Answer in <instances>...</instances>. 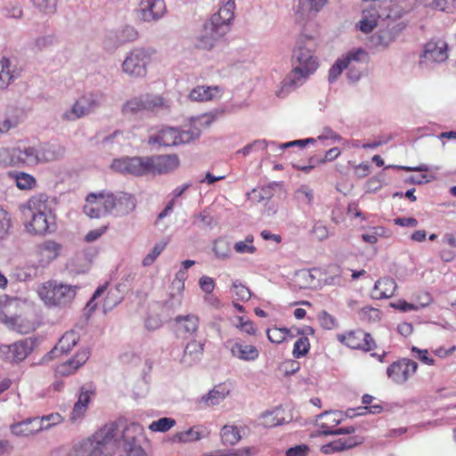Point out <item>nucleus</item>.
Here are the masks:
<instances>
[{
    "mask_svg": "<svg viewBox=\"0 0 456 456\" xmlns=\"http://www.w3.org/2000/svg\"><path fill=\"white\" fill-rule=\"evenodd\" d=\"M235 3L233 0H227L219 11L214 13L211 18V24L216 27H225V33L230 29V24L234 18Z\"/></svg>",
    "mask_w": 456,
    "mask_h": 456,
    "instance_id": "nucleus-25",
    "label": "nucleus"
},
{
    "mask_svg": "<svg viewBox=\"0 0 456 456\" xmlns=\"http://www.w3.org/2000/svg\"><path fill=\"white\" fill-rule=\"evenodd\" d=\"M108 285L109 283L106 282L96 289L85 306V314H93L94 312L100 309L98 305L99 303L102 302V297L106 292Z\"/></svg>",
    "mask_w": 456,
    "mask_h": 456,
    "instance_id": "nucleus-40",
    "label": "nucleus"
},
{
    "mask_svg": "<svg viewBox=\"0 0 456 456\" xmlns=\"http://www.w3.org/2000/svg\"><path fill=\"white\" fill-rule=\"evenodd\" d=\"M433 301V298L431 295L428 292H419V294L415 295L413 301L411 302V305H417L418 311L429 305Z\"/></svg>",
    "mask_w": 456,
    "mask_h": 456,
    "instance_id": "nucleus-62",
    "label": "nucleus"
},
{
    "mask_svg": "<svg viewBox=\"0 0 456 456\" xmlns=\"http://www.w3.org/2000/svg\"><path fill=\"white\" fill-rule=\"evenodd\" d=\"M48 197L45 193L31 197L28 201L29 221L26 224L28 232L35 235L51 233L56 230L55 216L47 205Z\"/></svg>",
    "mask_w": 456,
    "mask_h": 456,
    "instance_id": "nucleus-4",
    "label": "nucleus"
},
{
    "mask_svg": "<svg viewBox=\"0 0 456 456\" xmlns=\"http://www.w3.org/2000/svg\"><path fill=\"white\" fill-rule=\"evenodd\" d=\"M448 45L443 39H431L424 46L422 57L432 62H443L448 58Z\"/></svg>",
    "mask_w": 456,
    "mask_h": 456,
    "instance_id": "nucleus-20",
    "label": "nucleus"
},
{
    "mask_svg": "<svg viewBox=\"0 0 456 456\" xmlns=\"http://www.w3.org/2000/svg\"><path fill=\"white\" fill-rule=\"evenodd\" d=\"M228 394V392L220 391L216 387L213 388L208 392V395L202 396L201 401L207 405V406H212L221 403L224 398L225 395Z\"/></svg>",
    "mask_w": 456,
    "mask_h": 456,
    "instance_id": "nucleus-50",
    "label": "nucleus"
},
{
    "mask_svg": "<svg viewBox=\"0 0 456 456\" xmlns=\"http://www.w3.org/2000/svg\"><path fill=\"white\" fill-rule=\"evenodd\" d=\"M334 411H325L319 415V428L323 435H350L354 432V427L339 428L340 419Z\"/></svg>",
    "mask_w": 456,
    "mask_h": 456,
    "instance_id": "nucleus-16",
    "label": "nucleus"
},
{
    "mask_svg": "<svg viewBox=\"0 0 456 456\" xmlns=\"http://www.w3.org/2000/svg\"><path fill=\"white\" fill-rule=\"evenodd\" d=\"M347 68V65L342 59H338L329 70L328 81L334 83L341 75L343 69Z\"/></svg>",
    "mask_w": 456,
    "mask_h": 456,
    "instance_id": "nucleus-57",
    "label": "nucleus"
},
{
    "mask_svg": "<svg viewBox=\"0 0 456 456\" xmlns=\"http://www.w3.org/2000/svg\"><path fill=\"white\" fill-rule=\"evenodd\" d=\"M55 37L52 35L42 36L36 38L34 45L37 51H43L54 44Z\"/></svg>",
    "mask_w": 456,
    "mask_h": 456,
    "instance_id": "nucleus-64",
    "label": "nucleus"
},
{
    "mask_svg": "<svg viewBox=\"0 0 456 456\" xmlns=\"http://www.w3.org/2000/svg\"><path fill=\"white\" fill-rule=\"evenodd\" d=\"M281 419L278 417V413L275 411H266L260 415L258 425L264 428H273L280 425Z\"/></svg>",
    "mask_w": 456,
    "mask_h": 456,
    "instance_id": "nucleus-49",
    "label": "nucleus"
},
{
    "mask_svg": "<svg viewBox=\"0 0 456 456\" xmlns=\"http://www.w3.org/2000/svg\"><path fill=\"white\" fill-rule=\"evenodd\" d=\"M89 356L90 351L88 349L79 351L73 358L56 366L54 370L55 376L68 377L74 374L87 362Z\"/></svg>",
    "mask_w": 456,
    "mask_h": 456,
    "instance_id": "nucleus-18",
    "label": "nucleus"
},
{
    "mask_svg": "<svg viewBox=\"0 0 456 456\" xmlns=\"http://www.w3.org/2000/svg\"><path fill=\"white\" fill-rule=\"evenodd\" d=\"M397 284L393 278L383 277L379 279L374 285L373 294L376 298H387L394 295Z\"/></svg>",
    "mask_w": 456,
    "mask_h": 456,
    "instance_id": "nucleus-30",
    "label": "nucleus"
},
{
    "mask_svg": "<svg viewBox=\"0 0 456 456\" xmlns=\"http://www.w3.org/2000/svg\"><path fill=\"white\" fill-rule=\"evenodd\" d=\"M5 359L9 362H21L32 351L31 343L27 339L20 340L12 345L4 346L1 348Z\"/></svg>",
    "mask_w": 456,
    "mask_h": 456,
    "instance_id": "nucleus-23",
    "label": "nucleus"
},
{
    "mask_svg": "<svg viewBox=\"0 0 456 456\" xmlns=\"http://www.w3.org/2000/svg\"><path fill=\"white\" fill-rule=\"evenodd\" d=\"M221 438L223 444L232 445L237 444L241 436L237 427L226 425L221 430Z\"/></svg>",
    "mask_w": 456,
    "mask_h": 456,
    "instance_id": "nucleus-41",
    "label": "nucleus"
},
{
    "mask_svg": "<svg viewBox=\"0 0 456 456\" xmlns=\"http://www.w3.org/2000/svg\"><path fill=\"white\" fill-rule=\"evenodd\" d=\"M25 305L26 302L19 297L3 295L0 297V314L21 311Z\"/></svg>",
    "mask_w": 456,
    "mask_h": 456,
    "instance_id": "nucleus-34",
    "label": "nucleus"
},
{
    "mask_svg": "<svg viewBox=\"0 0 456 456\" xmlns=\"http://www.w3.org/2000/svg\"><path fill=\"white\" fill-rule=\"evenodd\" d=\"M338 338L350 348L360 349L365 352L370 351L376 346L372 337L362 330H353L345 335H338Z\"/></svg>",
    "mask_w": 456,
    "mask_h": 456,
    "instance_id": "nucleus-13",
    "label": "nucleus"
},
{
    "mask_svg": "<svg viewBox=\"0 0 456 456\" xmlns=\"http://www.w3.org/2000/svg\"><path fill=\"white\" fill-rule=\"evenodd\" d=\"M213 251L217 258L226 259L230 256V243L223 238H219L214 241Z\"/></svg>",
    "mask_w": 456,
    "mask_h": 456,
    "instance_id": "nucleus-45",
    "label": "nucleus"
},
{
    "mask_svg": "<svg viewBox=\"0 0 456 456\" xmlns=\"http://www.w3.org/2000/svg\"><path fill=\"white\" fill-rule=\"evenodd\" d=\"M167 246V242L161 241L154 245L151 250L144 256L142 265L143 266H151L157 257L163 252Z\"/></svg>",
    "mask_w": 456,
    "mask_h": 456,
    "instance_id": "nucleus-52",
    "label": "nucleus"
},
{
    "mask_svg": "<svg viewBox=\"0 0 456 456\" xmlns=\"http://www.w3.org/2000/svg\"><path fill=\"white\" fill-rule=\"evenodd\" d=\"M34 4L45 13H53L56 11L58 0H32Z\"/></svg>",
    "mask_w": 456,
    "mask_h": 456,
    "instance_id": "nucleus-61",
    "label": "nucleus"
},
{
    "mask_svg": "<svg viewBox=\"0 0 456 456\" xmlns=\"http://www.w3.org/2000/svg\"><path fill=\"white\" fill-rule=\"evenodd\" d=\"M111 168L122 174L136 176L150 174L149 157H126L116 159L111 163Z\"/></svg>",
    "mask_w": 456,
    "mask_h": 456,
    "instance_id": "nucleus-10",
    "label": "nucleus"
},
{
    "mask_svg": "<svg viewBox=\"0 0 456 456\" xmlns=\"http://www.w3.org/2000/svg\"><path fill=\"white\" fill-rule=\"evenodd\" d=\"M118 427L104 426L91 436L76 444L69 456H111L116 447Z\"/></svg>",
    "mask_w": 456,
    "mask_h": 456,
    "instance_id": "nucleus-3",
    "label": "nucleus"
},
{
    "mask_svg": "<svg viewBox=\"0 0 456 456\" xmlns=\"http://www.w3.org/2000/svg\"><path fill=\"white\" fill-rule=\"evenodd\" d=\"M95 395V387L92 383L81 387L77 402L74 404L70 419L76 421L84 417L91 397Z\"/></svg>",
    "mask_w": 456,
    "mask_h": 456,
    "instance_id": "nucleus-21",
    "label": "nucleus"
},
{
    "mask_svg": "<svg viewBox=\"0 0 456 456\" xmlns=\"http://www.w3.org/2000/svg\"><path fill=\"white\" fill-rule=\"evenodd\" d=\"M362 443V439L358 436L342 437L334 440L322 447V452L325 454L333 453L351 449Z\"/></svg>",
    "mask_w": 456,
    "mask_h": 456,
    "instance_id": "nucleus-27",
    "label": "nucleus"
},
{
    "mask_svg": "<svg viewBox=\"0 0 456 456\" xmlns=\"http://www.w3.org/2000/svg\"><path fill=\"white\" fill-rule=\"evenodd\" d=\"M424 4L443 12H452L455 8V0H424Z\"/></svg>",
    "mask_w": 456,
    "mask_h": 456,
    "instance_id": "nucleus-47",
    "label": "nucleus"
},
{
    "mask_svg": "<svg viewBox=\"0 0 456 456\" xmlns=\"http://www.w3.org/2000/svg\"><path fill=\"white\" fill-rule=\"evenodd\" d=\"M202 354L203 345L196 340H192L186 345L181 362L191 366L200 361Z\"/></svg>",
    "mask_w": 456,
    "mask_h": 456,
    "instance_id": "nucleus-32",
    "label": "nucleus"
},
{
    "mask_svg": "<svg viewBox=\"0 0 456 456\" xmlns=\"http://www.w3.org/2000/svg\"><path fill=\"white\" fill-rule=\"evenodd\" d=\"M136 202L134 195L123 191L105 195V209L116 216H124L133 212L136 208Z\"/></svg>",
    "mask_w": 456,
    "mask_h": 456,
    "instance_id": "nucleus-8",
    "label": "nucleus"
},
{
    "mask_svg": "<svg viewBox=\"0 0 456 456\" xmlns=\"http://www.w3.org/2000/svg\"><path fill=\"white\" fill-rule=\"evenodd\" d=\"M81 98L86 102L85 105L90 113L100 106L102 95L101 94H88L83 95Z\"/></svg>",
    "mask_w": 456,
    "mask_h": 456,
    "instance_id": "nucleus-59",
    "label": "nucleus"
},
{
    "mask_svg": "<svg viewBox=\"0 0 456 456\" xmlns=\"http://www.w3.org/2000/svg\"><path fill=\"white\" fill-rule=\"evenodd\" d=\"M79 335L76 331H67L59 339L52 352L54 353L59 350L61 353L68 354L77 345Z\"/></svg>",
    "mask_w": 456,
    "mask_h": 456,
    "instance_id": "nucleus-33",
    "label": "nucleus"
},
{
    "mask_svg": "<svg viewBox=\"0 0 456 456\" xmlns=\"http://www.w3.org/2000/svg\"><path fill=\"white\" fill-rule=\"evenodd\" d=\"M45 428L42 425V420L39 418H28L20 422L12 424L10 430L12 435L17 436H28L34 435Z\"/></svg>",
    "mask_w": 456,
    "mask_h": 456,
    "instance_id": "nucleus-24",
    "label": "nucleus"
},
{
    "mask_svg": "<svg viewBox=\"0 0 456 456\" xmlns=\"http://www.w3.org/2000/svg\"><path fill=\"white\" fill-rule=\"evenodd\" d=\"M378 16L376 9L363 11L357 27L362 32L370 33L377 26Z\"/></svg>",
    "mask_w": 456,
    "mask_h": 456,
    "instance_id": "nucleus-36",
    "label": "nucleus"
},
{
    "mask_svg": "<svg viewBox=\"0 0 456 456\" xmlns=\"http://www.w3.org/2000/svg\"><path fill=\"white\" fill-rule=\"evenodd\" d=\"M77 286L62 283L49 282L44 286L39 294L45 305L49 306L64 307L69 305L76 296Z\"/></svg>",
    "mask_w": 456,
    "mask_h": 456,
    "instance_id": "nucleus-6",
    "label": "nucleus"
},
{
    "mask_svg": "<svg viewBox=\"0 0 456 456\" xmlns=\"http://www.w3.org/2000/svg\"><path fill=\"white\" fill-rule=\"evenodd\" d=\"M84 213L91 218H100L109 214L105 209V194L103 192L90 193L86 196Z\"/></svg>",
    "mask_w": 456,
    "mask_h": 456,
    "instance_id": "nucleus-22",
    "label": "nucleus"
},
{
    "mask_svg": "<svg viewBox=\"0 0 456 456\" xmlns=\"http://www.w3.org/2000/svg\"><path fill=\"white\" fill-rule=\"evenodd\" d=\"M175 425V420L172 418L164 417L151 422L149 429L153 432H166Z\"/></svg>",
    "mask_w": 456,
    "mask_h": 456,
    "instance_id": "nucleus-51",
    "label": "nucleus"
},
{
    "mask_svg": "<svg viewBox=\"0 0 456 456\" xmlns=\"http://www.w3.org/2000/svg\"><path fill=\"white\" fill-rule=\"evenodd\" d=\"M199 325L198 315H178L173 328L177 336H186L194 333Z\"/></svg>",
    "mask_w": 456,
    "mask_h": 456,
    "instance_id": "nucleus-26",
    "label": "nucleus"
},
{
    "mask_svg": "<svg viewBox=\"0 0 456 456\" xmlns=\"http://www.w3.org/2000/svg\"><path fill=\"white\" fill-rule=\"evenodd\" d=\"M193 224L202 229L212 228L214 218L208 211L204 210L196 216V220Z\"/></svg>",
    "mask_w": 456,
    "mask_h": 456,
    "instance_id": "nucleus-60",
    "label": "nucleus"
},
{
    "mask_svg": "<svg viewBox=\"0 0 456 456\" xmlns=\"http://www.w3.org/2000/svg\"><path fill=\"white\" fill-rule=\"evenodd\" d=\"M234 324L242 332H245L248 335H254L256 332L253 322L248 318L247 315L238 316L237 322Z\"/></svg>",
    "mask_w": 456,
    "mask_h": 456,
    "instance_id": "nucleus-58",
    "label": "nucleus"
},
{
    "mask_svg": "<svg viewBox=\"0 0 456 456\" xmlns=\"http://www.w3.org/2000/svg\"><path fill=\"white\" fill-rule=\"evenodd\" d=\"M3 322L8 328L20 334L34 331L39 323L35 315H4Z\"/></svg>",
    "mask_w": 456,
    "mask_h": 456,
    "instance_id": "nucleus-17",
    "label": "nucleus"
},
{
    "mask_svg": "<svg viewBox=\"0 0 456 456\" xmlns=\"http://www.w3.org/2000/svg\"><path fill=\"white\" fill-rule=\"evenodd\" d=\"M169 106L163 97L146 94L127 101L122 108V112L126 115H134L144 110H159L160 109L167 110Z\"/></svg>",
    "mask_w": 456,
    "mask_h": 456,
    "instance_id": "nucleus-9",
    "label": "nucleus"
},
{
    "mask_svg": "<svg viewBox=\"0 0 456 456\" xmlns=\"http://www.w3.org/2000/svg\"><path fill=\"white\" fill-rule=\"evenodd\" d=\"M395 37L387 30L378 31L373 34L370 37V43L375 47L387 48L393 41Z\"/></svg>",
    "mask_w": 456,
    "mask_h": 456,
    "instance_id": "nucleus-43",
    "label": "nucleus"
},
{
    "mask_svg": "<svg viewBox=\"0 0 456 456\" xmlns=\"http://www.w3.org/2000/svg\"><path fill=\"white\" fill-rule=\"evenodd\" d=\"M149 165L150 173L166 175L179 167L180 159L176 154L155 155L149 157Z\"/></svg>",
    "mask_w": 456,
    "mask_h": 456,
    "instance_id": "nucleus-14",
    "label": "nucleus"
},
{
    "mask_svg": "<svg viewBox=\"0 0 456 456\" xmlns=\"http://www.w3.org/2000/svg\"><path fill=\"white\" fill-rule=\"evenodd\" d=\"M65 149L56 142H39L35 145H22L13 148L11 160L14 165L35 167L38 164L54 161L61 158Z\"/></svg>",
    "mask_w": 456,
    "mask_h": 456,
    "instance_id": "nucleus-2",
    "label": "nucleus"
},
{
    "mask_svg": "<svg viewBox=\"0 0 456 456\" xmlns=\"http://www.w3.org/2000/svg\"><path fill=\"white\" fill-rule=\"evenodd\" d=\"M219 93L218 86H197L192 89L189 97L192 101L203 102L212 100Z\"/></svg>",
    "mask_w": 456,
    "mask_h": 456,
    "instance_id": "nucleus-35",
    "label": "nucleus"
},
{
    "mask_svg": "<svg viewBox=\"0 0 456 456\" xmlns=\"http://www.w3.org/2000/svg\"><path fill=\"white\" fill-rule=\"evenodd\" d=\"M294 199L301 206H312L314 199V190L306 184H302L295 191Z\"/></svg>",
    "mask_w": 456,
    "mask_h": 456,
    "instance_id": "nucleus-38",
    "label": "nucleus"
},
{
    "mask_svg": "<svg viewBox=\"0 0 456 456\" xmlns=\"http://www.w3.org/2000/svg\"><path fill=\"white\" fill-rule=\"evenodd\" d=\"M225 34V27H216L215 24H211V20H208L203 24L202 28L195 37V47L209 50Z\"/></svg>",
    "mask_w": 456,
    "mask_h": 456,
    "instance_id": "nucleus-11",
    "label": "nucleus"
},
{
    "mask_svg": "<svg viewBox=\"0 0 456 456\" xmlns=\"http://www.w3.org/2000/svg\"><path fill=\"white\" fill-rule=\"evenodd\" d=\"M202 438L201 432L198 428H191L185 431L177 433L175 436V440L181 443H191L199 441Z\"/></svg>",
    "mask_w": 456,
    "mask_h": 456,
    "instance_id": "nucleus-44",
    "label": "nucleus"
},
{
    "mask_svg": "<svg viewBox=\"0 0 456 456\" xmlns=\"http://www.w3.org/2000/svg\"><path fill=\"white\" fill-rule=\"evenodd\" d=\"M143 428L140 424L130 423L122 433L121 440L117 441L116 444L119 447L128 446V444L136 445L137 438L142 435Z\"/></svg>",
    "mask_w": 456,
    "mask_h": 456,
    "instance_id": "nucleus-31",
    "label": "nucleus"
},
{
    "mask_svg": "<svg viewBox=\"0 0 456 456\" xmlns=\"http://www.w3.org/2000/svg\"><path fill=\"white\" fill-rule=\"evenodd\" d=\"M279 185L278 183L273 182L259 189H253L251 194L258 202L268 200L273 198L274 188Z\"/></svg>",
    "mask_w": 456,
    "mask_h": 456,
    "instance_id": "nucleus-42",
    "label": "nucleus"
},
{
    "mask_svg": "<svg viewBox=\"0 0 456 456\" xmlns=\"http://www.w3.org/2000/svg\"><path fill=\"white\" fill-rule=\"evenodd\" d=\"M20 75V72L10 59L3 57L0 60V89L6 88Z\"/></svg>",
    "mask_w": 456,
    "mask_h": 456,
    "instance_id": "nucleus-28",
    "label": "nucleus"
},
{
    "mask_svg": "<svg viewBox=\"0 0 456 456\" xmlns=\"http://www.w3.org/2000/svg\"><path fill=\"white\" fill-rule=\"evenodd\" d=\"M85 101L80 97L76 102L73 104L70 110L63 112L61 118L64 120L74 121L77 118H80L87 114L89 111L87 110Z\"/></svg>",
    "mask_w": 456,
    "mask_h": 456,
    "instance_id": "nucleus-37",
    "label": "nucleus"
},
{
    "mask_svg": "<svg viewBox=\"0 0 456 456\" xmlns=\"http://www.w3.org/2000/svg\"><path fill=\"white\" fill-rule=\"evenodd\" d=\"M362 57H367V53L364 50L359 48L354 51L348 52L346 55L342 59L345 63L348 66L350 64H354L353 62H360L362 61Z\"/></svg>",
    "mask_w": 456,
    "mask_h": 456,
    "instance_id": "nucleus-63",
    "label": "nucleus"
},
{
    "mask_svg": "<svg viewBox=\"0 0 456 456\" xmlns=\"http://www.w3.org/2000/svg\"><path fill=\"white\" fill-rule=\"evenodd\" d=\"M316 42L313 37L301 35L296 42L291 57L292 70L281 81V93H289L301 86L318 68L314 55Z\"/></svg>",
    "mask_w": 456,
    "mask_h": 456,
    "instance_id": "nucleus-1",
    "label": "nucleus"
},
{
    "mask_svg": "<svg viewBox=\"0 0 456 456\" xmlns=\"http://www.w3.org/2000/svg\"><path fill=\"white\" fill-rule=\"evenodd\" d=\"M166 12L164 0H139L138 16L143 21H153L159 20Z\"/></svg>",
    "mask_w": 456,
    "mask_h": 456,
    "instance_id": "nucleus-15",
    "label": "nucleus"
},
{
    "mask_svg": "<svg viewBox=\"0 0 456 456\" xmlns=\"http://www.w3.org/2000/svg\"><path fill=\"white\" fill-rule=\"evenodd\" d=\"M15 181L17 187L21 190L32 189L37 183L33 175L24 172H17Z\"/></svg>",
    "mask_w": 456,
    "mask_h": 456,
    "instance_id": "nucleus-46",
    "label": "nucleus"
},
{
    "mask_svg": "<svg viewBox=\"0 0 456 456\" xmlns=\"http://www.w3.org/2000/svg\"><path fill=\"white\" fill-rule=\"evenodd\" d=\"M152 52L146 48H134L122 63L123 71L134 77H144L151 62Z\"/></svg>",
    "mask_w": 456,
    "mask_h": 456,
    "instance_id": "nucleus-7",
    "label": "nucleus"
},
{
    "mask_svg": "<svg viewBox=\"0 0 456 456\" xmlns=\"http://www.w3.org/2000/svg\"><path fill=\"white\" fill-rule=\"evenodd\" d=\"M231 294L237 301H247L251 297L250 290L246 286L241 283H238L237 281L233 282Z\"/></svg>",
    "mask_w": 456,
    "mask_h": 456,
    "instance_id": "nucleus-55",
    "label": "nucleus"
},
{
    "mask_svg": "<svg viewBox=\"0 0 456 456\" xmlns=\"http://www.w3.org/2000/svg\"><path fill=\"white\" fill-rule=\"evenodd\" d=\"M253 235H248L243 241H238L234 244V249L237 253L244 254V253H249L253 254L256 251V247L251 245L253 242Z\"/></svg>",
    "mask_w": 456,
    "mask_h": 456,
    "instance_id": "nucleus-56",
    "label": "nucleus"
},
{
    "mask_svg": "<svg viewBox=\"0 0 456 456\" xmlns=\"http://www.w3.org/2000/svg\"><path fill=\"white\" fill-rule=\"evenodd\" d=\"M310 349V342L308 338L306 337H300L298 338L293 347V356L296 358H300L302 356H305Z\"/></svg>",
    "mask_w": 456,
    "mask_h": 456,
    "instance_id": "nucleus-54",
    "label": "nucleus"
},
{
    "mask_svg": "<svg viewBox=\"0 0 456 456\" xmlns=\"http://www.w3.org/2000/svg\"><path fill=\"white\" fill-rule=\"evenodd\" d=\"M374 401V397L370 395L365 394L362 398V403L365 405L362 410V411H368L371 414H377L382 411L383 406L380 403H372ZM365 411H361L357 413L358 415L364 414Z\"/></svg>",
    "mask_w": 456,
    "mask_h": 456,
    "instance_id": "nucleus-53",
    "label": "nucleus"
},
{
    "mask_svg": "<svg viewBox=\"0 0 456 456\" xmlns=\"http://www.w3.org/2000/svg\"><path fill=\"white\" fill-rule=\"evenodd\" d=\"M123 299L120 290L117 288L110 289L102 301V311L103 314L112 311Z\"/></svg>",
    "mask_w": 456,
    "mask_h": 456,
    "instance_id": "nucleus-39",
    "label": "nucleus"
},
{
    "mask_svg": "<svg viewBox=\"0 0 456 456\" xmlns=\"http://www.w3.org/2000/svg\"><path fill=\"white\" fill-rule=\"evenodd\" d=\"M137 37V30L134 27L126 25L117 31L110 32L104 44L106 47L118 48L121 45L136 40Z\"/></svg>",
    "mask_w": 456,
    "mask_h": 456,
    "instance_id": "nucleus-19",
    "label": "nucleus"
},
{
    "mask_svg": "<svg viewBox=\"0 0 456 456\" xmlns=\"http://www.w3.org/2000/svg\"><path fill=\"white\" fill-rule=\"evenodd\" d=\"M231 353L233 357L246 362L255 361L259 356V352L255 346L238 342L232 346Z\"/></svg>",
    "mask_w": 456,
    "mask_h": 456,
    "instance_id": "nucleus-29",
    "label": "nucleus"
},
{
    "mask_svg": "<svg viewBox=\"0 0 456 456\" xmlns=\"http://www.w3.org/2000/svg\"><path fill=\"white\" fill-rule=\"evenodd\" d=\"M417 368L416 362L410 359H402L390 364L387 369V374L394 382L403 384L416 372Z\"/></svg>",
    "mask_w": 456,
    "mask_h": 456,
    "instance_id": "nucleus-12",
    "label": "nucleus"
},
{
    "mask_svg": "<svg viewBox=\"0 0 456 456\" xmlns=\"http://www.w3.org/2000/svg\"><path fill=\"white\" fill-rule=\"evenodd\" d=\"M268 339L272 343L281 344L282 343L289 334V330L287 328L272 327L266 331Z\"/></svg>",
    "mask_w": 456,
    "mask_h": 456,
    "instance_id": "nucleus-48",
    "label": "nucleus"
},
{
    "mask_svg": "<svg viewBox=\"0 0 456 456\" xmlns=\"http://www.w3.org/2000/svg\"><path fill=\"white\" fill-rule=\"evenodd\" d=\"M201 130L196 125H191L186 130L167 126L160 129L155 135L151 136L149 142L169 147L189 143L200 138Z\"/></svg>",
    "mask_w": 456,
    "mask_h": 456,
    "instance_id": "nucleus-5",
    "label": "nucleus"
}]
</instances>
